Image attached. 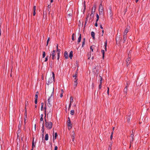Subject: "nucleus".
<instances>
[{
  "mask_svg": "<svg viewBox=\"0 0 150 150\" xmlns=\"http://www.w3.org/2000/svg\"><path fill=\"white\" fill-rule=\"evenodd\" d=\"M54 90V88L53 86L48 87L46 90V95L48 97V101L49 104H50V102L53 98L52 96Z\"/></svg>",
  "mask_w": 150,
  "mask_h": 150,
  "instance_id": "1",
  "label": "nucleus"
},
{
  "mask_svg": "<svg viewBox=\"0 0 150 150\" xmlns=\"http://www.w3.org/2000/svg\"><path fill=\"white\" fill-rule=\"evenodd\" d=\"M52 74H51L50 76H46V83L48 85L52 83L54 81V72H52Z\"/></svg>",
  "mask_w": 150,
  "mask_h": 150,
  "instance_id": "2",
  "label": "nucleus"
},
{
  "mask_svg": "<svg viewBox=\"0 0 150 150\" xmlns=\"http://www.w3.org/2000/svg\"><path fill=\"white\" fill-rule=\"evenodd\" d=\"M99 11L100 16H103V7L102 4H100L99 7Z\"/></svg>",
  "mask_w": 150,
  "mask_h": 150,
  "instance_id": "3",
  "label": "nucleus"
},
{
  "mask_svg": "<svg viewBox=\"0 0 150 150\" xmlns=\"http://www.w3.org/2000/svg\"><path fill=\"white\" fill-rule=\"evenodd\" d=\"M46 127L49 129H51L52 127V123L51 122H46L45 123Z\"/></svg>",
  "mask_w": 150,
  "mask_h": 150,
  "instance_id": "4",
  "label": "nucleus"
},
{
  "mask_svg": "<svg viewBox=\"0 0 150 150\" xmlns=\"http://www.w3.org/2000/svg\"><path fill=\"white\" fill-rule=\"evenodd\" d=\"M37 142V140H36L35 141H34V138H33V141H32V148L31 149V150H34V149L35 148V145Z\"/></svg>",
  "mask_w": 150,
  "mask_h": 150,
  "instance_id": "5",
  "label": "nucleus"
},
{
  "mask_svg": "<svg viewBox=\"0 0 150 150\" xmlns=\"http://www.w3.org/2000/svg\"><path fill=\"white\" fill-rule=\"evenodd\" d=\"M36 118H34L32 122V124L33 125H34V128L33 129V131H35L36 130Z\"/></svg>",
  "mask_w": 150,
  "mask_h": 150,
  "instance_id": "6",
  "label": "nucleus"
},
{
  "mask_svg": "<svg viewBox=\"0 0 150 150\" xmlns=\"http://www.w3.org/2000/svg\"><path fill=\"white\" fill-rule=\"evenodd\" d=\"M77 79L76 78H75L74 79V88H75L76 87L78 83V82L77 81Z\"/></svg>",
  "mask_w": 150,
  "mask_h": 150,
  "instance_id": "7",
  "label": "nucleus"
},
{
  "mask_svg": "<svg viewBox=\"0 0 150 150\" xmlns=\"http://www.w3.org/2000/svg\"><path fill=\"white\" fill-rule=\"evenodd\" d=\"M56 51L55 50H53L52 53L51 54V56L52 57V59H55V56L56 55L55 54Z\"/></svg>",
  "mask_w": 150,
  "mask_h": 150,
  "instance_id": "8",
  "label": "nucleus"
},
{
  "mask_svg": "<svg viewBox=\"0 0 150 150\" xmlns=\"http://www.w3.org/2000/svg\"><path fill=\"white\" fill-rule=\"evenodd\" d=\"M127 86H126L124 89V93L125 96H126L127 95Z\"/></svg>",
  "mask_w": 150,
  "mask_h": 150,
  "instance_id": "9",
  "label": "nucleus"
},
{
  "mask_svg": "<svg viewBox=\"0 0 150 150\" xmlns=\"http://www.w3.org/2000/svg\"><path fill=\"white\" fill-rule=\"evenodd\" d=\"M73 102V98L71 96L70 98V103L69 105V108L71 106V103Z\"/></svg>",
  "mask_w": 150,
  "mask_h": 150,
  "instance_id": "10",
  "label": "nucleus"
},
{
  "mask_svg": "<svg viewBox=\"0 0 150 150\" xmlns=\"http://www.w3.org/2000/svg\"><path fill=\"white\" fill-rule=\"evenodd\" d=\"M67 125L68 126H72V125L71 124V122L69 117L68 118Z\"/></svg>",
  "mask_w": 150,
  "mask_h": 150,
  "instance_id": "11",
  "label": "nucleus"
},
{
  "mask_svg": "<svg viewBox=\"0 0 150 150\" xmlns=\"http://www.w3.org/2000/svg\"><path fill=\"white\" fill-rule=\"evenodd\" d=\"M41 115H42V117H41L40 123V124H42V125H43L44 123L43 119V115L42 114Z\"/></svg>",
  "mask_w": 150,
  "mask_h": 150,
  "instance_id": "12",
  "label": "nucleus"
},
{
  "mask_svg": "<svg viewBox=\"0 0 150 150\" xmlns=\"http://www.w3.org/2000/svg\"><path fill=\"white\" fill-rule=\"evenodd\" d=\"M72 11V10L71 9H70L69 10H68V11H67V14H68V15L69 16H71L72 15V13H70V12H71V11Z\"/></svg>",
  "mask_w": 150,
  "mask_h": 150,
  "instance_id": "13",
  "label": "nucleus"
},
{
  "mask_svg": "<svg viewBox=\"0 0 150 150\" xmlns=\"http://www.w3.org/2000/svg\"><path fill=\"white\" fill-rule=\"evenodd\" d=\"M35 104H37L38 101V92H36V93L35 95Z\"/></svg>",
  "mask_w": 150,
  "mask_h": 150,
  "instance_id": "14",
  "label": "nucleus"
},
{
  "mask_svg": "<svg viewBox=\"0 0 150 150\" xmlns=\"http://www.w3.org/2000/svg\"><path fill=\"white\" fill-rule=\"evenodd\" d=\"M64 57L65 59H67L68 58V55L67 51L65 52L64 53Z\"/></svg>",
  "mask_w": 150,
  "mask_h": 150,
  "instance_id": "15",
  "label": "nucleus"
},
{
  "mask_svg": "<svg viewBox=\"0 0 150 150\" xmlns=\"http://www.w3.org/2000/svg\"><path fill=\"white\" fill-rule=\"evenodd\" d=\"M129 30V27H127L126 28L125 31L124 32L123 34L125 35H127V33H128Z\"/></svg>",
  "mask_w": 150,
  "mask_h": 150,
  "instance_id": "16",
  "label": "nucleus"
},
{
  "mask_svg": "<svg viewBox=\"0 0 150 150\" xmlns=\"http://www.w3.org/2000/svg\"><path fill=\"white\" fill-rule=\"evenodd\" d=\"M35 10H36V6H34L33 7V15L34 16L35 15Z\"/></svg>",
  "mask_w": 150,
  "mask_h": 150,
  "instance_id": "17",
  "label": "nucleus"
},
{
  "mask_svg": "<svg viewBox=\"0 0 150 150\" xmlns=\"http://www.w3.org/2000/svg\"><path fill=\"white\" fill-rule=\"evenodd\" d=\"M126 38H127L126 35H125V34H123V43H125V42Z\"/></svg>",
  "mask_w": 150,
  "mask_h": 150,
  "instance_id": "18",
  "label": "nucleus"
},
{
  "mask_svg": "<svg viewBox=\"0 0 150 150\" xmlns=\"http://www.w3.org/2000/svg\"><path fill=\"white\" fill-rule=\"evenodd\" d=\"M85 42H86L85 38H84L83 39V41H82V47H83L84 45H85Z\"/></svg>",
  "mask_w": 150,
  "mask_h": 150,
  "instance_id": "19",
  "label": "nucleus"
},
{
  "mask_svg": "<svg viewBox=\"0 0 150 150\" xmlns=\"http://www.w3.org/2000/svg\"><path fill=\"white\" fill-rule=\"evenodd\" d=\"M95 11H94L93 10V9H92L91 11V13L90 15V16L91 17H93L94 14V12H95Z\"/></svg>",
  "mask_w": 150,
  "mask_h": 150,
  "instance_id": "20",
  "label": "nucleus"
},
{
  "mask_svg": "<svg viewBox=\"0 0 150 150\" xmlns=\"http://www.w3.org/2000/svg\"><path fill=\"white\" fill-rule=\"evenodd\" d=\"M81 34H80L78 38V41H77L78 42V43H79L81 42Z\"/></svg>",
  "mask_w": 150,
  "mask_h": 150,
  "instance_id": "21",
  "label": "nucleus"
},
{
  "mask_svg": "<svg viewBox=\"0 0 150 150\" xmlns=\"http://www.w3.org/2000/svg\"><path fill=\"white\" fill-rule=\"evenodd\" d=\"M91 36L93 39H95V33L94 32L92 31L91 33Z\"/></svg>",
  "mask_w": 150,
  "mask_h": 150,
  "instance_id": "22",
  "label": "nucleus"
},
{
  "mask_svg": "<svg viewBox=\"0 0 150 150\" xmlns=\"http://www.w3.org/2000/svg\"><path fill=\"white\" fill-rule=\"evenodd\" d=\"M109 11H109V16L111 18L112 16V11L110 9Z\"/></svg>",
  "mask_w": 150,
  "mask_h": 150,
  "instance_id": "23",
  "label": "nucleus"
},
{
  "mask_svg": "<svg viewBox=\"0 0 150 150\" xmlns=\"http://www.w3.org/2000/svg\"><path fill=\"white\" fill-rule=\"evenodd\" d=\"M69 57L71 59L73 57V52L72 51H71L70 52Z\"/></svg>",
  "mask_w": 150,
  "mask_h": 150,
  "instance_id": "24",
  "label": "nucleus"
},
{
  "mask_svg": "<svg viewBox=\"0 0 150 150\" xmlns=\"http://www.w3.org/2000/svg\"><path fill=\"white\" fill-rule=\"evenodd\" d=\"M130 59V58H128L127 60V66L130 63L129 60Z\"/></svg>",
  "mask_w": 150,
  "mask_h": 150,
  "instance_id": "25",
  "label": "nucleus"
},
{
  "mask_svg": "<svg viewBox=\"0 0 150 150\" xmlns=\"http://www.w3.org/2000/svg\"><path fill=\"white\" fill-rule=\"evenodd\" d=\"M78 70V69H77V70H76V71L75 74L73 76V77H75V78H76V77H77V74H78V71H77Z\"/></svg>",
  "mask_w": 150,
  "mask_h": 150,
  "instance_id": "26",
  "label": "nucleus"
},
{
  "mask_svg": "<svg viewBox=\"0 0 150 150\" xmlns=\"http://www.w3.org/2000/svg\"><path fill=\"white\" fill-rule=\"evenodd\" d=\"M48 139V135L47 134H46L45 136V139L47 141Z\"/></svg>",
  "mask_w": 150,
  "mask_h": 150,
  "instance_id": "27",
  "label": "nucleus"
},
{
  "mask_svg": "<svg viewBox=\"0 0 150 150\" xmlns=\"http://www.w3.org/2000/svg\"><path fill=\"white\" fill-rule=\"evenodd\" d=\"M101 52L103 54V58L104 59V57L105 51L104 50H101Z\"/></svg>",
  "mask_w": 150,
  "mask_h": 150,
  "instance_id": "28",
  "label": "nucleus"
},
{
  "mask_svg": "<svg viewBox=\"0 0 150 150\" xmlns=\"http://www.w3.org/2000/svg\"><path fill=\"white\" fill-rule=\"evenodd\" d=\"M75 35L74 33H73L72 35V40H75L74 38H75Z\"/></svg>",
  "mask_w": 150,
  "mask_h": 150,
  "instance_id": "29",
  "label": "nucleus"
},
{
  "mask_svg": "<svg viewBox=\"0 0 150 150\" xmlns=\"http://www.w3.org/2000/svg\"><path fill=\"white\" fill-rule=\"evenodd\" d=\"M74 113V111L73 110H72L70 111V114L71 115H73Z\"/></svg>",
  "mask_w": 150,
  "mask_h": 150,
  "instance_id": "30",
  "label": "nucleus"
},
{
  "mask_svg": "<svg viewBox=\"0 0 150 150\" xmlns=\"http://www.w3.org/2000/svg\"><path fill=\"white\" fill-rule=\"evenodd\" d=\"M94 48V45L91 46L90 47V49L92 52H93V49Z\"/></svg>",
  "mask_w": 150,
  "mask_h": 150,
  "instance_id": "31",
  "label": "nucleus"
},
{
  "mask_svg": "<svg viewBox=\"0 0 150 150\" xmlns=\"http://www.w3.org/2000/svg\"><path fill=\"white\" fill-rule=\"evenodd\" d=\"M57 133H55L54 136L53 137V140H54V139H56L57 138Z\"/></svg>",
  "mask_w": 150,
  "mask_h": 150,
  "instance_id": "32",
  "label": "nucleus"
},
{
  "mask_svg": "<svg viewBox=\"0 0 150 150\" xmlns=\"http://www.w3.org/2000/svg\"><path fill=\"white\" fill-rule=\"evenodd\" d=\"M100 84H101L102 85V81H103V79L101 76H100Z\"/></svg>",
  "mask_w": 150,
  "mask_h": 150,
  "instance_id": "33",
  "label": "nucleus"
},
{
  "mask_svg": "<svg viewBox=\"0 0 150 150\" xmlns=\"http://www.w3.org/2000/svg\"><path fill=\"white\" fill-rule=\"evenodd\" d=\"M96 5H94V6H93V10L94 11H96Z\"/></svg>",
  "mask_w": 150,
  "mask_h": 150,
  "instance_id": "34",
  "label": "nucleus"
},
{
  "mask_svg": "<svg viewBox=\"0 0 150 150\" xmlns=\"http://www.w3.org/2000/svg\"><path fill=\"white\" fill-rule=\"evenodd\" d=\"M133 131H132V134L131 135V137L132 138V141H133V140H134L133 137H134V135L133 134Z\"/></svg>",
  "mask_w": 150,
  "mask_h": 150,
  "instance_id": "35",
  "label": "nucleus"
},
{
  "mask_svg": "<svg viewBox=\"0 0 150 150\" xmlns=\"http://www.w3.org/2000/svg\"><path fill=\"white\" fill-rule=\"evenodd\" d=\"M107 45V41H106L105 42V44H104L105 49L106 50H106Z\"/></svg>",
  "mask_w": 150,
  "mask_h": 150,
  "instance_id": "36",
  "label": "nucleus"
},
{
  "mask_svg": "<svg viewBox=\"0 0 150 150\" xmlns=\"http://www.w3.org/2000/svg\"><path fill=\"white\" fill-rule=\"evenodd\" d=\"M61 93L60 94V97L61 98H62L63 96V93L64 91L63 89H62L61 90Z\"/></svg>",
  "mask_w": 150,
  "mask_h": 150,
  "instance_id": "37",
  "label": "nucleus"
},
{
  "mask_svg": "<svg viewBox=\"0 0 150 150\" xmlns=\"http://www.w3.org/2000/svg\"><path fill=\"white\" fill-rule=\"evenodd\" d=\"M25 117L26 118L27 117V110H26L25 107Z\"/></svg>",
  "mask_w": 150,
  "mask_h": 150,
  "instance_id": "38",
  "label": "nucleus"
},
{
  "mask_svg": "<svg viewBox=\"0 0 150 150\" xmlns=\"http://www.w3.org/2000/svg\"><path fill=\"white\" fill-rule=\"evenodd\" d=\"M45 52L44 51L43 52V54H42V57L43 58H44L45 57Z\"/></svg>",
  "mask_w": 150,
  "mask_h": 150,
  "instance_id": "39",
  "label": "nucleus"
},
{
  "mask_svg": "<svg viewBox=\"0 0 150 150\" xmlns=\"http://www.w3.org/2000/svg\"><path fill=\"white\" fill-rule=\"evenodd\" d=\"M50 40V38H48V39L47 40V46L48 45V44L49 42V41Z\"/></svg>",
  "mask_w": 150,
  "mask_h": 150,
  "instance_id": "40",
  "label": "nucleus"
},
{
  "mask_svg": "<svg viewBox=\"0 0 150 150\" xmlns=\"http://www.w3.org/2000/svg\"><path fill=\"white\" fill-rule=\"evenodd\" d=\"M72 127V126H68V128L69 130H70L71 129Z\"/></svg>",
  "mask_w": 150,
  "mask_h": 150,
  "instance_id": "41",
  "label": "nucleus"
},
{
  "mask_svg": "<svg viewBox=\"0 0 150 150\" xmlns=\"http://www.w3.org/2000/svg\"><path fill=\"white\" fill-rule=\"evenodd\" d=\"M102 87V84H99V89H101Z\"/></svg>",
  "mask_w": 150,
  "mask_h": 150,
  "instance_id": "42",
  "label": "nucleus"
},
{
  "mask_svg": "<svg viewBox=\"0 0 150 150\" xmlns=\"http://www.w3.org/2000/svg\"><path fill=\"white\" fill-rule=\"evenodd\" d=\"M48 56H47L45 58V62H46L48 60Z\"/></svg>",
  "mask_w": 150,
  "mask_h": 150,
  "instance_id": "43",
  "label": "nucleus"
},
{
  "mask_svg": "<svg viewBox=\"0 0 150 150\" xmlns=\"http://www.w3.org/2000/svg\"><path fill=\"white\" fill-rule=\"evenodd\" d=\"M107 93L108 95H109V88L108 87V88Z\"/></svg>",
  "mask_w": 150,
  "mask_h": 150,
  "instance_id": "44",
  "label": "nucleus"
},
{
  "mask_svg": "<svg viewBox=\"0 0 150 150\" xmlns=\"http://www.w3.org/2000/svg\"><path fill=\"white\" fill-rule=\"evenodd\" d=\"M96 17L97 18H99V15L98 14H96Z\"/></svg>",
  "mask_w": 150,
  "mask_h": 150,
  "instance_id": "45",
  "label": "nucleus"
},
{
  "mask_svg": "<svg viewBox=\"0 0 150 150\" xmlns=\"http://www.w3.org/2000/svg\"><path fill=\"white\" fill-rule=\"evenodd\" d=\"M58 147L57 146H55L54 148V150H57Z\"/></svg>",
  "mask_w": 150,
  "mask_h": 150,
  "instance_id": "46",
  "label": "nucleus"
},
{
  "mask_svg": "<svg viewBox=\"0 0 150 150\" xmlns=\"http://www.w3.org/2000/svg\"><path fill=\"white\" fill-rule=\"evenodd\" d=\"M72 137H73V136H74V135H75V134H74V132H72Z\"/></svg>",
  "mask_w": 150,
  "mask_h": 150,
  "instance_id": "47",
  "label": "nucleus"
},
{
  "mask_svg": "<svg viewBox=\"0 0 150 150\" xmlns=\"http://www.w3.org/2000/svg\"><path fill=\"white\" fill-rule=\"evenodd\" d=\"M59 57H60V55H57V59L58 60H59Z\"/></svg>",
  "mask_w": 150,
  "mask_h": 150,
  "instance_id": "48",
  "label": "nucleus"
},
{
  "mask_svg": "<svg viewBox=\"0 0 150 150\" xmlns=\"http://www.w3.org/2000/svg\"><path fill=\"white\" fill-rule=\"evenodd\" d=\"M95 26L96 27H97L98 26V24L96 22L95 24Z\"/></svg>",
  "mask_w": 150,
  "mask_h": 150,
  "instance_id": "49",
  "label": "nucleus"
},
{
  "mask_svg": "<svg viewBox=\"0 0 150 150\" xmlns=\"http://www.w3.org/2000/svg\"><path fill=\"white\" fill-rule=\"evenodd\" d=\"M112 135H111L110 136V139L111 140H112Z\"/></svg>",
  "mask_w": 150,
  "mask_h": 150,
  "instance_id": "50",
  "label": "nucleus"
},
{
  "mask_svg": "<svg viewBox=\"0 0 150 150\" xmlns=\"http://www.w3.org/2000/svg\"><path fill=\"white\" fill-rule=\"evenodd\" d=\"M74 138H75V137H74V136H73V138H72V141H74V139H74Z\"/></svg>",
  "mask_w": 150,
  "mask_h": 150,
  "instance_id": "51",
  "label": "nucleus"
},
{
  "mask_svg": "<svg viewBox=\"0 0 150 150\" xmlns=\"http://www.w3.org/2000/svg\"><path fill=\"white\" fill-rule=\"evenodd\" d=\"M133 141H132V140H131L130 141V144H131L132 142Z\"/></svg>",
  "mask_w": 150,
  "mask_h": 150,
  "instance_id": "52",
  "label": "nucleus"
},
{
  "mask_svg": "<svg viewBox=\"0 0 150 150\" xmlns=\"http://www.w3.org/2000/svg\"><path fill=\"white\" fill-rule=\"evenodd\" d=\"M57 51L58 52H60V50L57 49Z\"/></svg>",
  "mask_w": 150,
  "mask_h": 150,
  "instance_id": "53",
  "label": "nucleus"
},
{
  "mask_svg": "<svg viewBox=\"0 0 150 150\" xmlns=\"http://www.w3.org/2000/svg\"><path fill=\"white\" fill-rule=\"evenodd\" d=\"M94 83H93L92 84V88H93L94 87Z\"/></svg>",
  "mask_w": 150,
  "mask_h": 150,
  "instance_id": "54",
  "label": "nucleus"
},
{
  "mask_svg": "<svg viewBox=\"0 0 150 150\" xmlns=\"http://www.w3.org/2000/svg\"><path fill=\"white\" fill-rule=\"evenodd\" d=\"M43 110V106H42L41 107V110Z\"/></svg>",
  "mask_w": 150,
  "mask_h": 150,
  "instance_id": "55",
  "label": "nucleus"
},
{
  "mask_svg": "<svg viewBox=\"0 0 150 150\" xmlns=\"http://www.w3.org/2000/svg\"><path fill=\"white\" fill-rule=\"evenodd\" d=\"M98 20H99V18H97L96 20V22H97L98 21Z\"/></svg>",
  "mask_w": 150,
  "mask_h": 150,
  "instance_id": "56",
  "label": "nucleus"
},
{
  "mask_svg": "<svg viewBox=\"0 0 150 150\" xmlns=\"http://www.w3.org/2000/svg\"><path fill=\"white\" fill-rule=\"evenodd\" d=\"M130 120V118H128L127 120L128 122H129V121Z\"/></svg>",
  "mask_w": 150,
  "mask_h": 150,
  "instance_id": "57",
  "label": "nucleus"
},
{
  "mask_svg": "<svg viewBox=\"0 0 150 150\" xmlns=\"http://www.w3.org/2000/svg\"><path fill=\"white\" fill-rule=\"evenodd\" d=\"M100 28L102 29H103V27H102V26L101 25H100Z\"/></svg>",
  "mask_w": 150,
  "mask_h": 150,
  "instance_id": "58",
  "label": "nucleus"
},
{
  "mask_svg": "<svg viewBox=\"0 0 150 150\" xmlns=\"http://www.w3.org/2000/svg\"><path fill=\"white\" fill-rule=\"evenodd\" d=\"M28 102H27V103H26V104H25V107H26V105H27V104H28Z\"/></svg>",
  "mask_w": 150,
  "mask_h": 150,
  "instance_id": "59",
  "label": "nucleus"
},
{
  "mask_svg": "<svg viewBox=\"0 0 150 150\" xmlns=\"http://www.w3.org/2000/svg\"><path fill=\"white\" fill-rule=\"evenodd\" d=\"M41 104L42 106H43V105H44L43 103H42Z\"/></svg>",
  "mask_w": 150,
  "mask_h": 150,
  "instance_id": "60",
  "label": "nucleus"
},
{
  "mask_svg": "<svg viewBox=\"0 0 150 150\" xmlns=\"http://www.w3.org/2000/svg\"><path fill=\"white\" fill-rule=\"evenodd\" d=\"M113 131L111 132V135H113Z\"/></svg>",
  "mask_w": 150,
  "mask_h": 150,
  "instance_id": "61",
  "label": "nucleus"
},
{
  "mask_svg": "<svg viewBox=\"0 0 150 150\" xmlns=\"http://www.w3.org/2000/svg\"><path fill=\"white\" fill-rule=\"evenodd\" d=\"M53 1V0H51V2L52 3Z\"/></svg>",
  "mask_w": 150,
  "mask_h": 150,
  "instance_id": "62",
  "label": "nucleus"
},
{
  "mask_svg": "<svg viewBox=\"0 0 150 150\" xmlns=\"http://www.w3.org/2000/svg\"><path fill=\"white\" fill-rule=\"evenodd\" d=\"M57 55H60V52H58Z\"/></svg>",
  "mask_w": 150,
  "mask_h": 150,
  "instance_id": "63",
  "label": "nucleus"
},
{
  "mask_svg": "<svg viewBox=\"0 0 150 150\" xmlns=\"http://www.w3.org/2000/svg\"><path fill=\"white\" fill-rule=\"evenodd\" d=\"M139 0H136V3H137L138 1Z\"/></svg>",
  "mask_w": 150,
  "mask_h": 150,
  "instance_id": "64",
  "label": "nucleus"
}]
</instances>
